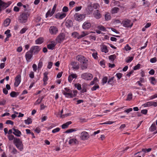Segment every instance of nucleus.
Masks as SVG:
<instances>
[{
    "instance_id": "nucleus-43",
    "label": "nucleus",
    "mask_w": 157,
    "mask_h": 157,
    "mask_svg": "<svg viewBox=\"0 0 157 157\" xmlns=\"http://www.w3.org/2000/svg\"><path fill=\"white\" fill-rule=\"evenodd\" d=\"M77 130L75 129L74 128H71L67 130L65 132L66 133H70L73 132H75Z\"/></svg>"
},
{
    "instance_id": "nucleus-16",
    "label": "nucleus",
    "mask_w": 157,
    "mask_h": 157,
    "mask_svg": "<svg viewBox=\"0 0 157 157\" xmlns=\"http://www.w3.org/2000/svg\"><path fill=\"white\" fill-rule=\"evenodd\" d=\"M88 9H99L100 6L97 3H94L93 4H90L88 5L87 6Z\"/></svg>"
},
{
    "instance_id": "nucleus-27",
    "label": "nucleus",
    "mask_w": 157,
    "mask_h": 157,
    "mask_svg": "<svg viewBox=\"0 0 157 157\" xmlns=\"http://www.w3.org/2000/svg\"><path fill=\"white\" fill-rule=\"evenodd\" d=\"M56 45V44H55V43H52L47 45V48L49 49L52 50L53 49Z\"/></svg>"
},
{
    "instance_id": "nucleus-50",
    "label": "nucleus",
    "mask_w": 157,
    "mask_h": 157,
    "mask_svg": "<svg viewBox=\"0 0 157 157\" xmlns=\"http://www.w3.org/2000/svg\"><path fill=\"white\" fill-rule=\"evenodd\" d=\"M11 152L13 154H16L17 152V150L14 147L11 148Z\"/></svg>"
},
{
    "instance_id": "nucleus-55",
    "label": "nucleus",
    "mask_w": 157,
    "mask_h": 157,
    "mask_svg": "<svg viewBox=\"0 0 157 157\" xmlns=\"http://www.w3.org/2000/svg\"><path fill=\"white\" fill-rule=\"evenodd\" d=\"M140 64H138L136 66H135L133 68V70H138L140 68Z\"/></svg>"
},
{
    "instance_id": "nucleus-57",
    "label": "nucleus",
    "mask_w": 157,
    "mask_h": 157,
    "mask_svg": "<svg viewBox=\"0 0 157 157\" xmlns=\"http://www.w3.org/2000/svg\"><path fill=\"white\" fill-rule=\"evenodd\" d=\"M122 75V74L119 73L116 74V75L117 76L118 79H120L121 78Z\"/></svg>"
},
{
    "instance_id": "nucleus-64",
    "label": "nucleus",
    "mask_w": 157,
    "mask_h": 157,
    "mask_svg": "<svg viewBox=\"0 0 157 157\" xmlns=\"http://www.w3.org/2000/svg\"><path fill=\"white\" fill-rule=\"evenodd\" d=\"M131 49L130 47L128 45H126L124 47V49L126 51L130 50Z\"/></svg>"
},
{
    "instance_id": "nucleus-60",
    "label": "nucleus",
    "mask_w": 157,
    "mask_h": 157,
    "mask_svg": "<svg viewBox=\"0 0 157 157\" xmlns=\"http://www.w3.org/2000/svg\"><path fill=\"white\" fill-rule=\"evenodd\" d=\"M157 61V59L156 57H154L151 59L150 60V62L151 63H155Z\"/></svg>"
},
{
    "instance_id": "nucleus-54",
    "label": "nucleus",
    "mask_w": 157,
    "mask_h": 157,
    "mask_svg": "<svg viewBox=\"0 0 157 157\" xmlns=\"http://www.w3.org/2000/svg\"><path fill=\"white\" fill-rule=\"evenodd\" d=\"M98 88H99V86L98 85H94L91 88V90L92 91H94Z\"/></svg>"
},
{
    "instance_id": "nucleus-10",
    "label": "nucleus",
    "mask_w": 157,
    "mask_h": 157,
    "mask_svg": "<svg viewBox=\"0 0 157 157\" xmlns=\"http://www.w3.org/2000/svg\"><path fill=\"white\" fill-rule=\"evenodd\" d=\"M89 137V135L86 132L83 131L81 133L80 138L82 140H87Z\"/></svg>"
},
{
    "instance_id": "nucleus-22",
    "label": "nucleus",
    "mask_w": 157,
    "mask_h": 157,
    "mask_svg": "<svg viewBox=\"0 0 157 157\" xmlns=\"http://www.w3.org/2000/svg\"><path fill=\"white\" fill-rule=\"evenodd\" d=\"M98 11L95 10L93 13L94 16L97 19H99L101 17V15L99 13Z\"/></svg>"
},
{
    "instance_id": "nucleus-3",
    "label": "nucleus",
    "mask_w": 157,
    "mask_h": 157,
    "mask_svg": "<svg viewBox=\"0 0 157 157\" xmlns=\"http://www.w3.org/2000/svg\"><path fill=\"white\" fill-rule=\"evenodd\" d=\"M85 14H80L76 13L74 15V17L76 20L78 21H81L85 17Z\"/></svg>"
},
{
    "instance_id": "nucleus-52",
    "label": "nucleus",
    "mask_w": 157,
    "mask_h": 157,
    "mask_svg": "<svg viewBox=\"0 0 157 157\" xmlns=\"http://www.w3.org/2000/svg\"><path fill=\"white\" fill-rule=\"evenodd\" d=\"M43 66V63L41 61H40L38 65V69H40Z\"/></svg>"
},
{
    "instance_id": "nucleus-39",
    "label": "nucleus",
    "mask_w": 157,
    "mask_h": 157,
    "mask_svg": "<svg viewBox=\"0 0 157 157\" xmlns=\"http://www.w3.org/2000/svg\"><path fill=\"white\" fill-rule=\"evenodd\" d=\"M156 129V126L155 124H153L150 128V130L151 132L154 131Z\"/></svg>"
},
{
    "instance_id": "nucleus-42",
    "label": "nucleus",
    "mask_w": 157,
    "mask_h": 157,
    "mask_svg": "<svg viewBox=\"0 0 157 157\" xmlns=\"http://www.w3.org/2000/svg\"><path fill=\"white\" fill-rule=\"evenodd\" d=\"M97 28L99 29L101 31H105V28L102 25H99L97 27Z\"/></svg>"
},
{
    "instance_id": "nucleus-63",
    "label": "nucleus",
    "mask_w": 157,
    "mask_h": 157,
    "mask_svg": "<svg viewBox=\"0 0 157 157\" xmlns=\"http://www.w3.org/2000/svg\"><path fill=\"white\" fill-rule=\"evenodd\" d=\"M96 37V36H89L90 39L92 40H95Z\"/></svg>"
},
{
    "instance_id": "nucleus-46",
    "label": "nucleus",
    "mask_w": 157,
    "mask_h": 157,
    "mask_svg": "<svg viewBox=\"0 0 157 157\" xmlns=\"http://www.w3.org/2000/svg\"><path fill=\"white\" fill-rule=\"evenodd\" d=\"M75 87L77 88V89L78 90H80L81 89V85L80 84H79V83H78L77 84H75Z\"/></svg>"
},
{
    "instance_id": "nucleus-9",
    "label": "nucleus",
    "mask_w": 157,
    "mask_h": 157,
    "mask_svg": "<svg viewBox=\"0 0 157 157\" xmlns=\"http://www.w3.org/2000/svg\"><path fill=\"white\" fill-rule=\"evenodd\" d=\"M11 3L10 2L6 3L0 0V10L4 9L8 7Z\"/></svg>"
},
{
    "instance_id": "nucleus-7",
    "label": "nucleus",
    "mask_w": 157,
    "mask_h": 157,
    "mask_svg": "<svg viewBox=\"0 0 157 157\" xmlns=\"http://www.w3.org/2000/svg\"><path fill=\"white\" fill-rule=\"evenodd\" d=\"M91 26V24L89 21H86L83 24L82 28L85 30L90 29Z\"/></svg>"
},
{
    "instance_id": "nucleus-35",
    "label": "nucleus",
    "mask_w": 157,
    "mask_h": 157,
    "mask_svg": "<svg viewBox=\"0 0 157 157\" xmlns=\"http://www.w3.org/2000/svg\"><path fill=\"white\" fill-rule=\"evenodd\" d=\"M24 122L25 124H29L32 123V120L31 118H28L27 119L25 120Z\"/></svg>"
},
{
    "instance_id": "nucleus-26",
    "label": "nucleus",
    "mask_w": 157,
    "mask_h": 157,
    "mask_svg": "<svg viewBox=\"0 0 157 157\" xmlns=\"http://www.w3.org/2000/svg\"><path fill=\"white\" fill-rule=\"evenodd\" d=\"M55 10H48L46 14V17H51L55 13Z\"/></svg>"
},
{
    "instance_id": "nucleus-24",
    "label": "nucleus",
    "mask_w": 157,
    "mask_h": 157,
    "mask_svg": "<svg viewBox=\"0 0 157 157\" xmlns=\"http://www.w3.org/2000/svg\"><path fill=\"white\" fill-rule=\"evenodd\" d=\"M81 68L82 70L86 69L87 67V62H85L84 63H80Z\"/></svg>"
},
{
    "instance_id": "nucleus-36",
    "label": "nucleus",
    "mask_w": 157,
    "mask_h": 157,
    "mask_svg": "<svg viewBox=\"0 0 157 157\" xmlns=\"http://www.w3.org/2000/svg\"><path fill=\"white\" fill-rule=\"evenodd\" d=\"M72 35L73 37L79 39V34L77 32H74L72 33Z\"/></svg>"
},
{
    "instance_id": "nucleus-19",
    "label": "nucleus",
    "mask_w": 157,
    "mask_h": 157,
    "mask_svg": "<svg viewBox=\"0 0 157 157\" xmlns=\"http://www.w3.org/2000/svg\"><path fill=\"white\" fill-rule=\"evenodd\" d=\"M77 75L75 74H71L68 77V80L69 82L71 83L74 78H76Z\"/></svg>"
},
{
    "instance_id": "nucleus-61",
    "label": "nucleus",
    "mask_w": 157,
    "mask_h": 157,
    "mask_svg": "<svg viewBox=\"0 0 157 157\" xmlns=\"http://www.w3.org/2000/svg\"><path fill=\"white\" fill-rule=\"evenodd\" d=\"M53 65V63L52 62H50L48 63V64L47 66L48 68L50 69L51 68Z\"/></svg>"
},
{
    "instance_id": "nucleus-31",
    "label": "nucleus",
    "mask_w": 157,
    "mask_h": 157,
    "mask_svg": "<svg viewBox=\"0 0 157 157\" xmlns=\"http://www.w3.org/2000/svg\"><path fill=\"white\" fill-rule=\"evenodd\" d=\"M19 94L18 92H16L15 91H12L10 93V96L12 98L16 97Z\"/></svg>"
},
{
    "instance_id": "nucleus-47",
    "label": "nucleus",
    "mask_w": 157,
    "mask_h": 157,
    "mask_svg": "<svg viewBox=\"0 0 157 157\" xmlns=\"http://www.w3.org/2000/svg\"><path fill=\"white\" fill-rule=\"evenodd\" d=\"M132 94L131 93H129L128 94L126 100L130 101L132 98Z\"/></svg>"
},
{
    "instance_id": "nucleus-62",
    "label": "nucleus",
    "mask_w": 157,
    "mask_h": 157,
    "mask_svg": "<svg viewBox=\"0 0 157 157\" xmlns=\"http://www.w3.org/2000/svg\"><path fill=\"white\" fill-rule=\"evenodd\" d=\"M29 76L31 78H33L34 76V73L33 71H31L29 74Z\"/></svg>"
},
{
    "instance_id": "nucleus-32",
    "label": "nucleus",
    "mask_w": 157,
    "mask_h": 157,
    "mask_svg": "<svg viewBox=\"0 0 157 157\" xmlns=\"http://www.w3.org/2000/svg\"><path fill=\"white\" fill-rule=\"evenodd\" d=\"M48 72H45L44 74V77L43 80L44 82H46L48 80Z\"/></svg>"
},
{
    "instance_id": "nucleus-14",
    "label": "nucleus",
    "mask_w": 157,
    "mask_h": 157,
    "mask_svg": "<svg viewBox=\"0 0 157 157\" xmlns=\"http://www.w3.org/2000/svg\"><path fill=\"white\" fill-rule=\"evenodd\" d=\"M68 143L71 145H76L78 144V141L75 138L70 139Z\"/></svg>"
},
{
    "instance_id": "nucleus-5",
    "label": "nucleus",
    "mask_w": 157,
    "mask_h": 157,
    "mask_svg": "<svg viewBox=\"0 0 157 157\" xmlns=\"http://www.w3.org/2000/svg\"><path fill=\"white\" fill-rule=\"evenodd\" d=\"M41 48L38 46H34L32 47L30 50L34 55L38 53L40 50Z\"/></svg>"
},
{
    "instance_id": "nucleus-58",
    "label": "nucleus",
    "mask_w": 157,
    "mask_h": 157,
    "mask_svg": "<svg viewBox=\"0 0 157 157\" xmlns=\"http://www.w3.org/2000/svg\"><path fill=\"white\" fill-rule=\"evenodd\" d=\"M102 51L105 52V53H106L108 52L106 46H103L102 48Z\"/></svg>"
},
{
    "instance_id": "nucleus-29",
    "label": "nucleus",
    "mask_w": 157,
    "mask_h": 157,
    "mask_svg": "<svg viewBox=\"0 0 157 157\" xmlns=\"http://www.w3.org/2000/svg\"><path fill=\"white\" fill-rule=\"evenodd\" d=\"M72 123L71 121H69L62 125V128L63 129H65L67 128L68 126Z\"/></svg>"
},
{
    "instance_id": "nucleus-30",
    "label": "nucleus",
    "mask_w": 157,
    "mask_h": 157,
    "mask_svg": "<svg viewBox=\"0 0 157 157\" xmlns=\"http://www.w3.org/2000/svg\"><path fill=\"white\" fill-rule=\"evenodd\" d=\"M43 42V38L42 37H40L35 40L36 44H40Z\"/></svg>"
},
{
    "instance_id": "nucleus-48",
    "label": "nucleus",
    "mask_w": 157,
    "mask_h": 157,
    "mask_svg": "<svg viewBox=\"0 0 157 157\" xmlns=\"http://www.w3.org/2000/svg\"><path fill=\"white\" fill-rule=\"evenodd\" d=\"M7 137L8 138L9 140H14V139L15 138L14 137V136L12 135H9L7 136Z\"/></svg>"
},
{
    "instance_id": "nucleus-21",
    "label": "nucleus",
    "mask_w": 157,
    "mask_h": 157,
    "mask_svg": "<svg viewBox=\"0 0 157 157\" xmlns=\"http://www.w3.org/2000/svg\"><path fill=\"white\" fill-rule=\"evenodd\" d=\"M71 65L72 66V68L75 70H77L79 68V64L77 62H72L71 63Z\"/></svg>"
},
{
    "instance_id": "nucleus-13",
    "label": "nucleus",
    "mask_w": 157,
    "mask_h": 157,
    "mask_svg": "<svg viewBox=\"0 0 157 157\" xmlns=\"http://www.w3.org/2000/svg\"><path fill=\"white\" fill-rule=\"evenodd\" d=\"M144 107H150L152 106L156 107L157 106V101H148L144 104Z\"/></svg>"
},
{
    "instance_id": "nucleus-17",
    "label": "nucleus",
    "mask_w": 157,
    "mask_h": 157,
    "mask_svg": "<svg viewBox=\"0 0 157 157\" xmlns=\"http://www.w3.org/2000/svg\"><path fill=\"white\" fill-rule=\"evenodd\" d=\"M62 91L63 94L67 98L73 97L72 91V90L68 92H66L64 90H62Z\"/></svg>"
},
{
    "instance_id": "nucleus-34",
    "label": "nucleus",
    "mask_w": 157,
    "mask_h": 157,
    "mask_svg": "<svg viewBox=\"0 0 157 157\" xmlns=\"http://www.w3.org/2000/svg\"><path fill=\"white\" fill-rule=\"evenodd\" d=\"M116 57V56L115 54H113L109 56V59L112 62H113Z\"/></svg>"
},
{
    "instance_id": "nucleus-28",
    "label": "nucleus",
    "mask_w": 157,
    "mask_h": 157,
    "mask_svg": "<svg viewBox=\"0 0 157 157\" xmlns=\"http://www.w3.org/2000/svg\"><path fill=\"white\" fill-rule=\"evenodd\" d=\"M88 34V33L87 32L82 31L81 32V34H79V39H81Z\"/></svg>"
},
{
    "instance_id": "nucleus-12",
    "label": "nucleus",
    "mask_w": 157,
    "mask_h": 157,
    "mask_svg": "<svg viewBox=\"0 0 157 157\" xmlns=\"http://www.w3.org/2000/svg\"><path fill=\"white\" fill-rule=\"evenodd\" d=\"M76 60L79 62L80 63H83L85 62H87V60L83 56L78 55L76 57Z\"/></svg>"
},
{
    "instance_id": "nucleus-40",
    "label": "nucleus",
    "mask_w": 157,
    "mask_h": 157,
    "mask_svg": "<svg viewBox=\"0 0 157 157\" xmlns=\"http://www.w3.org/2000/svg\"><path fill=\"white\" fill-rule=\"evenodd\" d=\"M133 59V57H128L126 59L125 61L127 63L131 62Z\"/></svg>"
},
{
    "instance_id": "nucleus-41",
    "label": "nucleus",
    "mask_w": 157,
    "mask_h": 157,
    "mask_svg": "<svg viewBox=\"0 0 157 157\" xmlns=\"http://www.w3.org/2000/svg\"><path fill=\"white\" fill-rule=\"evenodd\" d=\"M143 2V5H144L145 6H148L150 5V3L145 0H142Z\"/></svg>"
},
{
    "instance_id": "nucleus-45",
    "label": "nucleus",
    "mask_w": 157,
    "mask_h": 157,
    "mask_svg": "<svg viewBox=\"0 0 157 157\" xmlns=\"http://www.w3.org/2000/svg\"><path fill=\"white\" fill-rule=\"evenodd\" d=\"M114 77H112L109 78L107 82V83L109 84H112L113 82Z\"/></svg>"
},
{
    "instance_id": "nucleus-6",
    "label": "nucleus",
    "mask_w": 157,
    "mask_h": 157,
    "mask_svg": "<svg viewBox=\"0 0 157 157\" xmlns=\"http://www.w3.org/2000/svg\"><path fill=\"white\" fill-rule=\"evenodd\" d=\"M58 32V28L56 26H52L49 28V32L51 35H56Z\"/></svg>"
},
{
    "instance_id": "nucleus-56",
    "label": "nucleus",
    "mask_w": 157,
    "mask_h": 157,
    "mask_svg": "<svg viewBox=\"0 0 157 157\" xmlns=\"http://www.w3.org/2000/svg\"><path fill=\"white\" fill-rule=\"evenodd\" d=\"M60 128H55L54 129H53L52 131V132L53 133H55L57 132H58L60 130Z\"/></svg>"
},
{
    "instance_id": "nucleus-1",
    "label": "nucleus",
    "mask_w": 157,
    "mask_h": 157,
    "mask_svg": "<svg viewBox=\"0 0 157 157\" xmlns=\"http://www.w3.org/2000/svg\"><path fill=\"white\" fill-rule=\"evenodd\" d=\"M29 15L30 13L28 12L22 13L19 17V21L21 23H25L27 21Z\"/></svg>"
},
{
    "instance_id": "nucleus-33",
    "label": "nucleus",
    "mask_w": 157,
    "mask_h": 157,
    "mask_svg": "<svg viewBox=\"0 0 157 157\" xmlns=\"http://www.w3.org/2000/svg\"><path fill=\"white\" fill-rule=\"evenodd\" d=\"M10 23V20L9 18H7L4 21V25L6 27L8 26Z\"/></svg>"
},
{
    "instance_id": "nucleus-15",
    "label": "nucleus",
    "mask_w": 157,
    "mask_h": 157,
    "mask_svg": "<svg viewBox=\"0 0 157 157\" xmlns=\"http://www.w3.org/2000/svg\"><path fill=\"white\" fill-rule=\"evenodd\" d=\"M33 54L30 50L26 52L25 55V57L27 62L29 61L32 58L33 56Z\"/></svg>"
},
{
    "instance_id": "nucleus-18",
    "label": "nucleus",
    "mask_w": 157,
    "mask_h": 157,
    "mask_svg": "<svg viewBox=\"0 0 157 157\" xmlns=\"http://www.w3.org/2000/svg\"><path fill=\"white\" fill-rule=\"evenodd\" d=\"M66 16V14L64 12L59 13L56 15V17L57 18L61 19L65 17Z\"/></svg>"
},
{
    "instance_id": "nucleus-4",
    "label": "nucleus",
    "mask_w": 157,
    "mask_h": 157,
    "mask_svg": "<svg viewBox=\"0 0 157 157\" xmlns=\"http://www.w3.org/2000/svg\"><path fill=\"white\" fill-rule=\"evenodd\" d=\"M81 77L85 80H90L92 79L93 77L91 74L89 73H85L81 75Z\"/></svg>"
},
{
    "instance_id": "nucleus-20",
    "label": "nucleus",
    "mask_w": 157,
    "mask_h": 157,
    "mask_svg": "<svg viewBox=\"0 0 157 157\" xmlns=\"http://www.w3.org/2000/svg\"><path fill=\"white\" fill-rule=\"evenodd\" d=\"M13 130L14 131L13 132V133L14 134L15 136H17L20 137L21 135V133L20 131L18 130L17 129H15V128H13Z\"/></svg>"
},
{
    "instance_id": "nucleus-23",
    "label": "nucleus",
    "mask_w": 157,
    "mask_h": 157,
    "mask_svg": "<svg viewBox=\"0 0 157 157\" xmlns=\"http://www.w3.org/2000/svg\"><path fill=\"white\" fill-rule=\"evenodd\" d=\"M66 26L68 28H70L73 26V22L70 20H67L65 22Z\"/></svg>"
},
{
    "instance_id": "nucleus-2",
    "label": "nucleus",
    "mask_w": 157,
    "mask_h": 157,
    "mask_svg": "<svg viewBox=\"0 0 157 157\" xmlns=\"http://www.w3.org/2000/svg\"><path fill=\"white\" fill-rule=\"evenodd\" d=\"M123 26L126 28H131L133 25V23L130 20L128 19H125L121 23Z\"/></svg>"
},
{
    "instance_id": "nucleus-37",
    "label": "nucleus",
    "mask_w": 157,
    "mask_h": 157,
    "mask_svg": "<svg viewBox=\"0 0 157 157\" xmlns=\"http://www.w3.org/2000/svg\"><path fill=\"white\" fill-rule=\"evenodd\" d=\"M149 80L150 82L152 84L155 85L156 82L155 78L153 77L150 78Z\"/></svg>"
},
{
    "instance_id": "nucleus-11",
    "label": "nucleus",
    "mask_w": 157,
    "mask_h": 157,
    "mask_svg": "<svg viewBox=\"0 0 157 157\" xmlns=\"http://www.w3.org/2000/svg\"><path fill=\"white\" fill-rule=\"evenodd\" d=\"M21 76L20 75L16 76L15 79V82L14 83V86L17 87L21 82Z\"/></svg>"
},
{
    "instance_id": "nucleus-8",
    "label": "nucleus",
    "mask_w": 157,
    "mask_h": 157,
    "mask_svg": "<svg viewBox=\"0 0 157 157\" xmlns=\"http://www.w3.org/2000/svg\"><path fill=\"white\" fill-rule=\"evenodd\" d=\"M65 38V34L63 33H60L56 38L57 42L60 43L62 42Z\"/></svg>"
},
{
    "instance_id": "nucleus-51",
    "label": "nucleus",
    "mask_w": 157,
    "mask_h": 157,
    "mask_svg": "<svg viewBox=\"0 0 157 157\" xmlns=\"http://www.w3.org/2000/svg\"><path fill=\"white\" fill-rule=\"evenodd\" d=\"M5 34L6 35V36H8L10 35V37L11 36V35L10 33V30L9 29H7L5 32Z\"/></svg>"
},
{
    "instance_id": "nucleus-53",
    "label": "nucleus",
    "mask_w": 157,
    "mask_h": 157,
    "mask_svg": "<svg viewBox=\"0 0 157 157\" xmlns=\"http://www.w3.org/2000/svg\"><path fill=\"white\" fill-rule=\"evenodd\" d=\"M6 103V100L4 99H2L0 101V105H4Z\"/></svg>"
},
{
    "instance_id": "nucleus-49",
    "label": "nucleus",
    "mask_w": 157,
    "mask_h": 157,
    "mask_svg": "<svg viewBox=\"0 0 157 157\" xmlns=\"http://www.w3.org/2000/svg\"><path fill=\"white\" fill-rule=\"evenodd\" d=\"M16 147L18 149L21 151L23 149L22 144H18L16 146Z\"/></svg>"
},
{
    "instance_id": "nucleus-38",
    "label": "nucleus",
    "mask_w": 157,
    "mask_h": 157,
    "mask_svg": "<svg viewBox=\"0 0 157 157\" xmlns=\"http://www.w3.org/2000/svg\"><path fill=\"white\" fill-rule=\"evenodd\" d=\"M105 18L106 21L110 20L111 18L110 14L109 13H106L105 15Z\"/></svg>"
},
{
    "instance_id": "nucleus-25",
    "label": "nucleus",
    "mask_w": 157,
    "mask_h": 157,
    "mask_svg": "<svg viewBox=\"0 0 157 157\" xmlns=\"http://www.w3.org/2000/svg\"><path fill=\"white\" fill-rule=\"evenodd\" d=\"M14 144H15L16 146L22 144V141L20 140L19 138H15L13 140Z\"/></svg>"
},
{
    "instance_id": "nucleus-44",
    "label": "nucleus",
    "mask_w": 157,
    "mask_h": 157,
    "mask_svg": "<svg viewBox=\"0 0 157 157\" xmlns=\"http://www.w3.org/2000/svg\"><path fill=\"white\" fill-rule=\"evenodd\" d=\"M107 80L108 78L107 77L105 76L103 77L102 79V84L104 85L106 83L108 82Z\"/></svg>"
},
{
    "instance_id": "nucleus-59",
    "label": "nucleus",
    "mask_w": 157,
    "mask_h": 157,
    "mask_svg": "<svg viewBox=\"0 0 157 157\" xmlns=\"http://www.w3.org/2000/svg\"><path fill=\"white\" fill-rule=\"evenodd\" d=\"M27 29L25 28H22L20 31V33L21 34H23L25 33Z\"/></svg>"
}]
</instances>
